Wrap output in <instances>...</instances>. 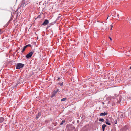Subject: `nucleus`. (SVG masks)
Returning a JSON list of instances; mask_svg holds the SVG:
<instances>
[{
  "mask_svg": "<svg viewBox=\"0 0 131 131\" xmlns=\"http://www.w3.org/2000/svg\"><path fill=\"white\" fill-rule=\"evenodd\" d=\"M24 66V64H23L21 63H18L16 65V68L17 69H19L23 67Z\"/></svg>",
  "mask_w": 131,
  "mask_h": 131,
  "instance_id": "nucleus-1",
  "label": "nucleus"
},
{
  "mask_svg": "<svg viewBox=\"0 0 131 131\" xmlns=\"http://www.w3.org/2000/svg\"><path fill=\"white\" fill-rule=\"evenodd\" d=\"M34 52L32 51L31 52L29 53L26 55V57L27 58H30L32 54H33Z\"/></svg>",
  "mask_w": 131,
  "mask_h": 131,
  "instance_id": "nucleus-2",
  "label": "nucleus"
},
{
  "mask_svg": "<svg viewBox=\"0 0 131 131\" xmlns=\"http://www.w3.org/2000/svg\"><path fill=\"white\" fill-rule=\"evenodd\" d=\"M49 23V21L47 19H45L44 22L42 23V25H46L48 24Z\"/></svg>",
  "mask_w": 131,
  "mask_h": 131,
  "instance_id": "nucleus-3",
  "label": "nucleus"
},
{
  "mask_svg": "<svg viewBox=\"0 0 131 131\" xmlns=\"http://www.w3.org/2000/svg\"><path fill=\"white\" fill-rule=\"evenodd\" d=\"M107 114V113L104 112L101 113L100 115L101 116H105Z\"/></svg>",
  "mask_w": 131,
  "mask_h": 131,
  "instance_id": "nucleus-4",
  "label": "nucleus"
},
{
  "mask_svg": "<svg viewBox=\"0 0 131 131\" xmlns=\"http://www.w3.org/2000/svg\"><path fill=\"white\" fill-rule=\"evenodd\" d=\"M94 37L95 38H97L98 36L97 33L96 32H95L94 34Z\"/></svg>",
  "mask_w": 131,
  "mask_h": 131,
  "instance_id": "nucleus-5",
  "label": "nucleus"
},
{
  "mask_svg": "<svg viewBox=\"0 0 131 131\" xmlns=\"http://www.w3.org/2000/svg\"><path fill=\"white\" fill-rule=\"evenodd\" d=\"M41 113H38V114H37L36 116V118L37 119L41 116Z\"/></svg>",
  "mask_w": 131,
  "mask_h": 131,
  "instance_id": "nucleus-6",
  "label": "nucleus"
},
{
  "mask_svg": "<svg viewBox=\"0 0 131 131\" xmlns=\"http://www.w3.org/2000/svg\"><path fill=\"white\" fill-rule=\"evenodd\" d=\"M106 126V125L105 124H103L102 125V130L103 131H104L105 127Z\"/></svg>",
  "mask_w": 131,
  "mask_h": 131,
  "instance_id": "nucleus-7",
  "label": "nucleus"
},
{
  "mask_svg": "<svg viewBox=\"0 0 131 131\" xmlns=\"http://www.w3.org/2000/svg\"><path fill=\"white\" fill-rule=\"evenodd\" d=\"M4 120V119L3 117H1L0 118V123L2 122Z\"/></svg>",
  "mask_w": 131,
  "mask_h": 131,
  "instance_id": "nucleus-8",
  "label": "nucleus"
},
{
  "mask_svg": "<svg viewBox=\"0 0 131 131\" xmlns=\"http://www.w3.org/2000/svg\"><path fill=\"white\" fill-rule=\"evenodd\" d=\"M59 90V89H57L55 90L53 92L54 93L56 94L57 92H58Z\"/></svg>",
  "mask_w": 131,
  "mask_h": 131,
  "instance_id": "nucleus-9",
  "label": "nucleus"
},
{
  "mask_svg": "<svg viewBox=\"0 0 131 131\" xmlns=\"http://www.w3.org/2000/svg\"><path fill=\"white\" fill-rule=\"evenodd\" d=\"M26 47H26V46H24V47H23V50H22V51H21V52H22V53H23L24 52V51L25 50V49L26 48Z\"/></svg>",
  "mask_w": 131,
  "mask_h": 131,
  "instance_id": "nucleus-10",
  "label": "nucleus"
},
{
  "mask_svg": "<svg viewBox=\"0 0 131 131\" xmlns=\"http://www.w3.org/2000/svg\"><path fill=\"white\" fill-rule=\"evenodd\" d=\"M67 99L66 98H64L63 99H62L61 100V101H66Z\"/></svg>",
  "mask_w": 131,
  "mask_h": 131,
  "instance_id": "nucleus-11",
  "label": "nucleus"
},
{
  "mask_svg": "<svg viewBox=\"0 0 131 131\" xmlns=\"http://www.w3.org/2000/svg\"><path fill=\"white\" fill-rule=\"evenodd\" d=\"M65 122V121L64 120H63L62 121L61 123L60 124V125H62Z\"/></svg>",
  "mask_w": 131,
  "mask_h": 131,
  "instance_id": "nucleus-12",
  "label": "nucleus"
},
{
  "mask_svg": "<svg viewBox=\"0 0 131 131\" xmlns=\"http://www.w3.org/2000/svg\"><path fill=\"white\" fill-rule=\"evenodd\" d=\"M59 16H58L57 18V19H56V20H58L59 18L61 17V16H60V14H59Z\"/></svg>",
  "mask_w": 131,
  "mask_h": 131,
  "instance_id": "nucleus-13",
  "label": "nucleus"
},
{
  "mask_svg": "<svg viewBox=\"0 0 131 131\" xmlns=\"http://www.w3.org/2000/svg\"><path fill=\"white\" fill-rule=\"evenodd\" d=\"M99 121L102 122H104V120L103 119L101 118L99 119Z\"/></svg>",
  "mask_w": 131,
  "mask_h": 131,
  "instance_id": "nucleus-14",
  "label": "nucleus"
},
{
  "mask_svg": "<svg viewBox=\"0 0 131 131\" xmlns=\"http://www.w3.org/2000/svg\"><path fill=\"white\" fill-rule=\"evenodd\" d=\"M106 124L108 125H111V124L109 122H106Z\"/></svg>",
  "mask_w": 131,
  "mask_h": 131,
  "instance_id": "nucleus-15",
  "label": "nucleus"
},
{
  "mask_svg": "<svg viewBox=\"0 0 131 131\" xmlns=\"http://www.w3.org/2000/svg\"><path fill=\"white\" fill-rule=\"evenodd\" d=\"M26 47L28 46L30 47L31 46V45L30 44H28L25 46Z\"/></svg>",
  "mask_w": 131,
  "mask_h": 131,
  "instance_id": "nucleus-16",
  "label": "nucleus"
},
{
  "mask_svg": "<svg viewBox=\"0 0 131 131\" xmlns=\"http://www.w3.org/2000/svg\"><path fill=\"white\" fill-rule=\"evenodd\" d=\"M55 94H54L53 92V93L52 94V97H54L55 96Z\"/></svg>",
  "mask_w": 131,
  "mask_h": 131,
  "instance_id": "nucleus-17",
  "label": "nucleus"
},
{
  "mask_svg": "<svg viewBox=\"0 0 131 131\" xmlns=\"http://www.w3.org/2000/svg\"><path fill=\"white\" fill-rule=\"evenodd\" d=\"M58 84H60V86H62L63 85V82L60 83H59Z\"/></svg>",
  "mask_w": 131,
  "mask_h": 131,
  "instance_id": "nucleus-18",
  "label": "nucleus"
},
{
  "mask_svg": "<svg viewBox=\"0 0 131 131\" xmlns=\"http://www.w3.org/2000/svg\"><path fill=\"white\" fill-rule=\"evenodd\" d=\"M110 27V30H111L113 27V25H111Z\"/></svg>",
  "mask_w": 131,
  "mask_h": 131,
  "instance_id": "nucleus-19",
  "label": "nucleus"
},
{
  "mask_svg": "<svg viewBox=\"0 0 131 131\" xmlns=\"http://www.w3.org/2000/svg\"><path fill=\"white\" fill-rule=\"evenodd\" d=\"M23 3L21 5V6H23L24 5V3L23 1Z\"/></svg>",
  "mask_w": 131,
  "mask_h": 131,
  "instance_id": "nucleus-20",
  "label": "nucleus"
},
{
  "mask_svg": "<svg viewBox=\"0 0 131 131\" xmlns=\"http://www.w3.org/2000/svg\"><path fill=\"white\" fill-rule=\"evenodd\" d=\"M109 122V121L108 119H106V121H105V123H106V122Z\"/></svg>",
  "mask_w": 131,
  "mask_h": 131,
  "instance_id": "nucleus-21",
  "label": "nucleus"
},
{
  "mask_svg": "<svg viewBox=\"0 0 131 131\" xmlns=\"http://www.w3.org/2000/svg\"><path fill=\"white\" fill-rule=\"evenodd\" d=\"M129 22L130 23V24H131V19H130L129 20Z\"/></svg>",
  "mask_w": 131,
  "mask_h": 131,
  "instance_id": "nucleus-22",
  "label": "nucleus"
},
{
  "mask_svg": "<svg viewBox=\"0 0 131 131\" xmlns=\"http://www.w3.org/2000/svg\"><path fill=\"white\" fill-rule=\"evenodd\" d=\"M111 13H112V14H115V11H113V12H111Z\"/></svg>",
  "mask_w": 131,
  "mask_h": 131,
  "instance_id": "nucleus-23",
  "label": "nucleus"
},
{
  "mask_svg": "<svg viewBox=\"0 0 131 131\" xmlns=\"http://www.w3.org/2000/svg\"><path fill=\"white\" fill-rule=\"evenodd\" d=\"M109 38L110 39V40H112V38L110 37H109Z\"/></svg>",
  "mask_w": 131,
  "mask_h": 131,
  "instance_id": "nucleus-24",
  "label": "nucleus"
},
{
  "mask_svg": "<svg viewBox=\"0 0 131 131\" xmlns=\"http://www.w3.org/2000/svg\"><path fill=\"white\" fill-rule=\"evenodd\" d=\"M60 79V78H59V77H58V79H57V80H59Z\"/></svg>",
  "mask_w": 131,
  "mask_h": 131,
  "instance_id": "nucleus-25",
  "label": "nucleus"
},
{
  "mask_svg": "<svg viewBox=\"0 0 131 131\" xmlns=\"http://www.w3.org/2000/svg\"><path fill=\"white\" fill-rule=\"evenodd\" d=\"M116 122L115 123V124H116L117 123V121L116 120H115Z\"/></svg>",
  "mask_w": 131,
  "mask_h": 131,
  "instance_id": "nucleus-26",
  "label": "nucleus"
},
{
  "mask_svg": "<svg viewBox=\"0 0 131 131\" xmlns=\"http://www.w3.org/2000/svg\"><path fill=\"white\" fill-rule=\"evenodd\" d=\"M112 16H113V17H115V15L114 16L113 15H112Z\"/></svg>",
  "mask_w": 131,
  "mask_h": 131,
  "instance_id": "nucleus-27",
  "label": "nucleus"
},
{
  "mask_svg": "<svg viewBox=\"0 0 131 131\" xmlns=\"http://www.w3.org/2000/svg\"><path fill=\"white\" fill-rule=\"evenodd\" d=\"M104 41H102V43H104Z\"/></svg>",
  "mask_w": 131,
  "mask_h": 131,
  "instance_id": "nucleus-28",
  "label": "nucleus"
},
{
  "mask_svg": "<svg viewBox=\"0 0 131 131\" xmlns=\"http://www.w3.org/2000/svg\"><path fill=\"white\" fill-rule=\"evenodd\" d=\"M129 68L130 69H131V67H130Z\"/></svg>",
  "mask_w": 131,
  "mask_h": 131,
  "instance_id": "nucleus-29",
  "label": "nucleus"
},
{
  "mask_svg": "<svg viewBox=\"0 0 131 131\" xmlns=\"http://www.w3.org/2000/svg\"><path fill=\"white\" fill-rule=\"evenodd\" d=\"M103 104H104V102H103Z\"/></svg>",
  "mask_w": 131,
  "mask_h": 131,
  "instance_id": "nucleus-30",
  "label": "nucleus"
},
{
  "mask_svg": "<svg viewBox=\"0 0 131 131\" xmlns=\"http://www.w3.org/2000/svg\"><path fill=\"white\" fill-rule=\"evenodd\" d=\"M108 17L107 19H108Z\"/></svg>",
  "mask_w": 131,
  "mask_h": 131,
  "instance_id": "nucleus-31",
  "label": "nucleus"
},
{
  "mask_svg": "<svg viewBox=\"0 0 131 131\" xmlns=\"http://www.w3.org/2000/svg\"><path fill=\"white\" fill-rule=\"evenodd\" d=\"M1 31V30H0V32Z\"/></svg>",
  "mask_w": 131,
  "mask_h": 131,
  "instance_id": "nucleus-32",
  "label": "nucleus"
}]
</instances>
